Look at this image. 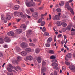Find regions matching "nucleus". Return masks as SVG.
<instances>
[{
	"label": "nucleus",
	"mask_w": 75,
	"mask_h": 75,
	"mask_svg": "<svg viewBox=\"0 0 75 75\" xmlns=\"http://www.w3.org/2000/svg\"><path fill=\"white\" fill-rule=\"evenodd\" d=\"M52 62H53V63L52 64V66H53V68L54 69H56L57 70L58 69V68L57 67L58 65L56 63V62H57V60L56 59L52 60Z\"/></svg>",
	"instance_id": "1"
},
{
	"label": "nucleus",
	"mask_w": 75,
	"mask_h": 75,
	"mask_svg": "<svg viewBox=\"0 0 75 75\" xmlns=\"http://www.w3.org/2000/svg\"><path fill=\"white\" fill-rule=\"evenodd\" d=\"M26 5L28 7H32L33 6H35V2L32 3L30 1L29 3H26Z\"/></svg>",
	"instance_id": "2"
},
{
	"label": "nucleus",
	"mask_w": 75,
	"mask_h": 75,
	"mask_svg": "<svg viewBox=\"0 0 75 75\" xmlns=\"http://www.w3.org/2000/svg\"><path fill=\"white\" fill-rule=\"evenodd\" d=\"M61 15V13H59L58 14V15H56L53 18V20H59L60 19V15Z\"/></svg>",
	"instance_id": "3"
},
{
	"label": "nucleus",
	"mask_w": 75,
	"mask_h": 75,
	"mask_svg": "<svg viewBox=\"0 0 75 75\" xmlns=\"http://www.w3.org/2000/svg\"><path fill=\"white\" fill-rule=\"evenodd\" d=\"M21 47L23 48H25L26 47H28V44L26 43L23 42L21 43Z\"/></svg>",
	"instance_id": "4"
},
{
	"label": "nucleus",
	"mask_w": 75,
	"mask_h": 75,
	"mask_svg": "<svg viewBox=\"0 0 75 75\" xmlns=\"http://www.w3.org/2000/svg\"><path fill=\"white\" fill-rule=\"evenodd\" d=\"M32 16L33 17L35 18L38 16V13L37 12H34L32 14Z\"/></svg>",
	"instance_id": "5"
},
{
	"label": "nucleus",
	"mask_w": 75,
	"mask_h": 75,
	"mask_svg": "<svg viewBox=\"0 0 75 75\" xmlns=\"http://www.w3.org/2000/svg\"><path fill=\"white\" fill-rule=\"evenodd\" d=\"M1 18L2 20H4V23H7V21H5L6 20V18H5V16L4 15H2L1 16Z\"/></svg>",
	"instance_id": "6"
},
{
	"label": "nucleus",
	"mask_w": 75,
	"mask_h": 75,
	"mask_svg": "<svg viewBox=\"0 0 75 75\" xmlns=\"http://www.w3.org/2000/svg\"><path fill=\"white\" fill-rule=\"evenodd\" d=\"M4 40L5 41L7 42H10V38L8 37H6L4 38Z\"/></svg>",
	"instance_id": "7"
},
{
	"label": "nucleus",
	"mask_w": 75,
	"mask_h": 75,
	"mask_svg": "<svg viewBox=\"0 0 75 75\" xmlns=\"http://www.w3.org/2000/svg\"><path fill=\"white\" fill-rule=\"evenodd\" d=\"M7 34L10 37L14 36V33L13 32H10L7 33Z\"/></svg>",
	"instance_id": "8"
},
{
	"label": "nucleus",
	"mask_w": 75,
	"mask_h": 75,
	"mask_svg": "<svg viewBox=\"0 0 75 75\" xmlns=\"http://www.w3.org/2000/svg\"><path fill=\"white\" fill-rule=\"evenodd\" d=\"M11 20V16L7 14L6 15V20Z\"/></svg>",
	"instance_id": "9"
},
{
	"label": "nucleus",
	"mask_w": 75,
	"mask_h": 75,
	"mask_svg": "<svg viewBox=\"0 0 75 75\" xmlns=\"http://www.w3.org/2000/svg\"><path fill=\"white\" fill-rule=\"evenodd\" d=\"M33 56L31 55L28 56L26 57L27 59L29 60V61H31V60H33Z\"/></svg>",
	"instance_id": "10"
},
{
	"label": "nucleus",
	"mask_w": 75,
	"mask_h": 75,
	"mask_svg": "<svg viewBox=\"0 0 75 75\" xmlns=\"http://www.w3.org/2000/svg\"><path fill=\"white\" fill-rule=\"evenodd\" d=\"M69 68L71 70H74V69H75V67L74 65L71 64L69 66Z\"/></svg>",
	"instance_id": "11"
},
{
	"label": "nucleus",
	"mask_w": 75,
	"mask_h": 75,
	"mask_svg": "<svg viewBox=\"0 0 75 75\" xmlns=\"http://www.w3.org/2000/svg\"><path fill=\"white\" fill-rule=\"evenodd\" d=\"M71 57H72V54L71 53H69L67 55V57L65 58V59L66 61H67L68 59H67V58H71Z\"/></svg>",
	"instance_id": "12"
},
{
	"label": "nucleus",
	"mask_w": 75,
	"mask_h": 75,
	"mask_svg": "<svg viewBox=\"0 0 75 75\" xmlns=\"http://www.w3.org/2000/svg\"><path fill=\"white\" fill-rule=\"evenodd\" d=\"M18 14L20 17H21L22 18H24L25 17V15L23 14V12H19L18 13Z\"/></svg>",
	"instance_id": "13"
},
{
	"label": "nucleus",
	"mask_w": 75,
	"mask_h": 75,
	"mask_svg": "<svg viewBox=\"0 0 75 75\" xmlns=\"http://www.w3.org/2000/svg\"><path fill=\"white\" fill-rule=\"evenodd\" d=\"M15 32L18 34H20L21 33H22V29H17L15 30Z\"/></svg>",
	"instance_id": "14"
},
{
	"label": "nucleus",
	"mask_w": 75,
	"mask_h": 75,
	"mask_svg": "<svg viewBox=\"0 0 75 75\" xmlns=\"http://www.w3.org/2000/svg\"><path fill=\"white\" fill-rule=\"evenodd\" d=\"M46 71V68L44 67H43L41 69V74H42L43 72H44Z\"/></svg>",
	"instance_id": "15"
},
{
	"label": "nucleus",
	"mask_w": 75,
	"mask_h": 75,
	"mask_svg": "<svg viewBox=\"0 0 75 75\" xmlns=\"http://www.w3.org/2000/svg\"><path fill=\"white\" fill-rule=\"evenodd\" d=\"M20 8V6L18 5H15L14 7V9L15 10H17L19 9Z\"/></svg>",
	"instance_id": "16"
},
{
	"label": "nucleus",
	"mask_w": 75,
	"mask_h": 75,
	"mask_svg": "<svg viewBox=\"0 0 75 75\" xmlns=\"http://www.w3.org/2000/svg\"><path fill=\"white\" fill-rule=\"evenodd\" d=\"M21 28H23L24 30H25L27 27L25 24H22L20 27Z\"/></svg>",
	"instance_id": "17"
},
{
	"label": "nucleus",
	"mask_w": 75,
	"mask_h": 75,
	"mask_svg": "<svg viewBox=\"0 0 75 75\" xmlns=\"http://www.w3.org/2000/svg\"><path fill=\"white\" fill-rule=\"evenodd\" d=\"M27 52H26L23 51L21 53V55L23 56V57H24L25 56L27 55Z\"/></svg>",
	"instance_id": "18"
},
{
	"label": "nucleus",
	"mask_w": 75,
	"mask_h": 75,
	"mask_svg": "<svg viewBox=\"0 0 75 75\" xmlns=\"http://www.w3.org/2000/svg\"><path fill=\"white\" fill-rule=\"evenodd\" d=\"M25 51L26 52H31V49L30 48H27L25 49Z\"/></svg>",
	"instance_id": "19"
},
{
	"label": "nucleus",
	"mask_w": 75,
	"mask_h": 75,
	"mask_svg": "<svg viewBox=\"0 0 75 75\" xmlns=\"http://www.w3.org/2000/svg\"><path fill=\"white\" fill-rule=\"evenodd\" d=\"M52 38H49L48 39V40H47V42L48 43H50V42H51L52 41Z\"/></svg>",
	"instance_id": "20"
},
{
	"label": "nucleus",
	"mask_w": 75,
	"mask_h": 75,
	"mask_svg": "<svg viewBox=\"0 0 75 75\" xmlns=\"http://www.w3.org/2000/svg\"><path fill=\"white\" fill-rule=\"evenodd\" d=\"M61 25H62V26L63 27H67V24L63 22L61 23Z\"/></svg>",
	"instance_id": "21"
},
{
	"label": "nucleus",
	"mask_w": 75,
	"mask_h": 75,
	"mask_svg": "<svg viewBox=\"0 0 75 75\" xmlns=\"http://www.w3.org/2000/svg\"><path fill=\"white\" fill-rule=\"evenodd\" d=\"M33 33V31L31 30H29L28 31V35H30L32 34Z\"/></svg>",
	"instance_id": "22"
},
{
	"label": "nucleus",
	"mask_w": 75,
	"mask_h": 75,
	"mask_svg": "<svg viewBox=\"0 0 75 75\" xmlns=\"http://www.w3.org/2000/svg\"><path fill=\"white\" fill-rule=\"evenodd\" d=\"M40 51V49L38 48H37L35 50V52L36 54H38Z\"/></svg>",
	"instance_id": "23"
},
{
	"label": "nucleus",
	"mask_w": 75,
	"mask_h": 75,
	"mask_svg": "<svg viewBox=\"0 0 75 75\" xmlns=\"http://www.w3.org/2000/svg\"><path fill=\"white\" fill-rule=\"evenodd\" d=\"M38 63H41V58L40 57L38 58Z\"/></svg>",
	"instance_id": "24"
},
{
	"label": "nucleus",
	"mask_w": 75,
	"mask_h": 75,
	"mask_svg": "<svg viewBox=\"0 0 75 75\" xmlns=\"http://www.w3.org/2000/svg\"><path fill=\"white\" fill-rule=\"evenodd\" d=\"M47 13H46L45 14H42L41 15V17H42V18H43V19H44V18L42 17L43 16H44L45 17L47 16Z\"/></svg>",
	"instance_id": "25"
},
{
	"label": "nucleus",
	"mask_w": 75,
	"mask_h": 75,
	"mask_svg": "<svg viewBox=\"0 0 75 75\" xmlns=\"http://www.w3.org/2000/svg\"><path fill=\"white\" fill-rule=\"evenodd\" d=\"M59 5L61 6H63L64 5V2L63 1H61V3L59 4Z\"/></svg>",
	"instance_id": "26"
},
{
	"label": "nucleus",
	"mask_w": 75,
	"mask_h": 75,
	"mask_svg": "<svg viewBox=\"0 0 75 75\" xmlns=\"http://www.w3.org/2000/svg\"><path fill=\"white\" fill-rule=\"evenodd\" d=\"M0 43L1 44L4 43V40H3V39L1 38H0Z\"/></svg>",
	"instance_id": "27"
},
{
	"label": "nucleus",
	"mask_w": 75,
	"mask_h": 75,
	"mask_svg": "<svg viewBox=\"0 0 75 75\" xmlns=\"http://www.w3.org/2000/svg\"><path fill=\"white\" fill-rule=\"evenodd\" d=\"M57 24L58 26H60L61 25V22L60 21H57Z\"/></svg>",
	"instance_id": "28"
},
{
	"label": "nucleus",
	"mask_w": 75,
	"mask_h": 75,
	"mask_svg": "<svg viewBox=\"0 0 75 75\" xmlns=\"http://www.w3.org/2000/svg\"><path fill=\"white\" fill-rule=\"evenodd\" d=\"M69 4L68 3V2H67L66 3V6L65 7V8H67V7L69 6Z\"/></svg>",
	"instance_id": "29"
},
{
	"label": "nucleus",
	"mask_w": 75,
	"mask_h": 75,
	"mask_svg": "<svg viewBox=\"0 0 75 75\" xmlns=\"http://www.w3.org/2000/svg\"><path fill=\"white\" fill-rule=\"evenodd\" d=\"M41 21H42V18H40L38 20V23H41Z\"/></svg>",
	"instance_id": "30"
},
{
	"label": "nucleus",
	"mask_w": 75,
	"mask_h": 75,
	"mask_svg": "<svg viewBox=\"0 0 75 75\" xmlns=\"http://www.w3.org/2000/svg\"><path fill=\"white\" fill-rule=\"evenodd\" d=\"M7 70L8 71H9V72H11L13 71V70L9 68H7Z\"/></svg>",
	"instance_id": "31"
},
{
	"label": "nucleus",
	"mask_w": 75,
	"mask_h": 75,
	"mask_svg": "<svg viewBox=\"0 0 75 75\" xmlns=\"http://www.w3.org/2000/svg\"><path fill=\"white\" fill-rule=\"evenodd\" d=\"M65 63L66 65L69 66L70 65V63L68 62H65Z\"/></svg>",
	"instance_id": "32"
},
{
	"label": "nucleus",
	"mask_w": 75,
	"mask_h": 75,
	"mask_svg": "<svg viewBox=\"0 0 75 75\" xmlns=\"http://www.w3.org/2000/svg\"><path fill=\"white\" fill-rule=\"evenodd\" d=\"M67 10H70V11L71 10V9H72V8H71V7L69 6H67Z\"/></svg>",
	"instance_id": "33"
},
{
	"label": "nucleus",
	"mask_w": 75,
	"mask_h": 75,
	"mask_svg": "<svg viewBox=\"0 0 75 75\" xmlns=\"http://www.w3.org/2000/svg\"><path fill=\"white\" fill-rule=\"evenodd\" d=\"M45 25V22L42 21L41 22V25L42 26H44Z\"/></svg>",
	"instance_id": "34"
},
{
	"label": "nucleus",
	"mask_w": 75,
	"mask_h": 75,
	"mask_svg": "<svg viewBox=\"0 0 75 75\" xmlns=\"http://www.w3.org/2000/svg\"><path fill=\"white\" fill-rule=\"evenodd\" d=\"M49 52L50 54H54V52L53 50H51L49 51Z\"/></svg>",
	"instance_id": "35"
},
{
	"label": "nucleus",
	"mask_w": 75,
	"mask_h": 75,
	"mask_svg": "<svg viewBox=\"0 0 75 75\" xmlns=\"http://www.w3.org/2000/svg\"><path fill=\"white\" fill-rule=\"evenodd\" d=\"M44 34L45 36H48V35H49V33L47 32L45 33Z\"/></svg>",
	"instance_id": "36"
},
{
	"label": "nucleus",
	"mask_w": 75,
	"mask_h": 75,
	"mask_svg": "<svg viewBox=\"0 0 75 75\" xmlns=\"http://www.w3.org/2000/svg\"><path fill=\"white\" fill-rule=\"evenodd\" d=\"M57 12H61V9L59 8H58L56 10Z\"/></svg>",
	"instance_id": "37"
},
{
	"label": "nucleus",
	"mask_w": 75,
	"mask_h": 75,
	"mask_svg": "<svg viewBox=\"0 0 75 75\" xmlns=\"http://www.w3.org/2000/svg\"><path fill=\"white\" fill-rule=\"evenodd\" d=\"M29 45L31 47H34L35 45L33 43H29Z\"/></svg>",
	"instance_id": "38"
},
{
	"label": "nucleus",
	"mask_w": 75,
	"mask_h": 75,
	"mask_svg": "<svg viewBox=\"0 0 75 75\" xmlns=\"http://www.w3.org/2000/svg\"><path fill=\"white\" fill-rule=\"evenodd\" d=\"M42 66H44V65H46V62H45V61H43L42 62Z\"/></svg>",
	"instance_id": "39"
},
{
	"label": "nucleus",
	"mask_w": 75,
	"mask_h": 75,
	"mask_svg": "<svg viewBox=\"0 0 75 75\" xmlns=\"http://www.w3.org/2000/svg\"><path fill=\"white\" fill-rule=\"evenodd\" d=\"M30 10L31 12H34V8H30Z\"/></svg>",
	"instance_id": "40"
},
{
	"label": "nucleus",
	"mask_w": 75,
	"mask_h": 75,
	"mask_svg": "<svg viewBox=\"0 0 75 75\" xmlns=\"http://www.w3.org/2000/svg\"><path fill=\"white\" fill-rule=\"evenodd\" d=\"M42 31H43V32H45V31H46V29L45 27H43V28L42 29Z\"/></svg>",
	"instance_id": "41"
},
{
	"label": "nucleus",
	"mask_w": 75,
	"mask_h": 75,
	"mask_svg": "<svg viewBox=\"0 0 75 75\" xmlns=\"http://www.w3.org/2000/svg\"><path fill=\"white\" fill-rule=\"evenodd\" d=\"M56 58V57H55V56H54V55H53V56H52L51 57H50V59H55V58Z\"/></svg>",
	"instance_id": "42"
},
{
	"label": "nucleus",
	"mask_w": 75,
	"mask_h": 75,
	"mask_svg": "<svg viewBox=\"0 0 75 75\" xmlns=\"http://www.w3.org/2000/svg\"><path fill=\"white\" fill-rule=\"evenodd\" d=\"M46 47H50V45L48 43H46L45 44Z\"/></svg>",
	"instance_id": "43"
},
{
	"label": "nucleus",
	"mask_w": 75,
	"mask_h": 75,
	"mask_svg": "<svg viewBox=\"0 0 75 75\" xmlns=\"http://www.w3.org/2000/svg\"><path fill=\"white\" fill-rule=\"evenodd\" d=\"M21 59V57L20 56H18L17 57V60L18 61H19Z\"/></svg>",
	"instance_id": "44"
},
{
	"label": "nucleus",
	"mask_w": 75,
	"mask_h": 75,
	"mask_svg": "<svg viewBox=\"0 0 75 75\" xmlns=\"http://www.w3.org/2000/svg\"><path fill=\"white\" fill-rule=\"evenodd\" d=\"M70 12L71 13V14H73V15H74V11H73V9H71V10L70 11Z\"/></svg>",
	"instance_id": "45"
},
{
	"label": "nucleus",
	"mask_w": 75,
	"mask_h": 75,
	"mask_svg": "<svg viewBox=\"0 0 75 75\" xmlns=\"http://www.w3.org/2000/svg\"><path fill=\"white\" fill-rule=\"evenodd\" d=\"M62 34H60L59 35H58V36H57V37L58 38H61V37H62Z\"/></svg>",
	"instance_id": "46"
},
{
	"label": "nucleus",
	"mask_w": 75,
	"mask_h": 75,
	"mask_svg": "<svg viewBox=\"0 0 75 75\" xmlns=\"http://www.w3.org/2000/svg\"><path fill=\"white\" fill-rule=\"evenodd\" d=\"M67 30H70L71 29V28L69 26H68L67 27Z\"/></svg>",
	"instance_id": "47"
},
{
	"label": "nucleus",
	"mask_w": 75,
	"mask_h": 75,
	"mask_svg": "<svg viewBox=\"0 0 75 75\" xmlns=\"http://www.w3.org/2000/svg\"><path fill=\"white\" fill-rule=\"evenodd\" d=\"M8 65L9 66V68H12V67H13V66H12V65L10 64H8Z\"/></svg>",
	"instance_id": "48"
},
{
	"label": "nucleus",
	"mask_w": 75,
	"mask_h": 75,
	"mask_svg": "<svg viewBox=\"0 0 75 75\" xmlns=\"http://www.w3.org/2000/svg\"><path fill=\"white\" fill-rule=\"evenodd\" d=\"M13 68L14 69L16 70L17 71H18V70H17V68H16V67L15 66H14Z\"/></svg>",
	"instance_id": "49"
},
{
	"label": "nucleus",
	"mask_w": 75,
	"mask_h": 75,
	"mask_svg": "<svg viewBox=\"0 0 75 75\" xmlns=\"http://www.w3.org/2000/svg\"><path fill=\"white\" fill-rule=\"evenodd\" d=\"M54 75H58L57 74V72L56 71H54Z\"/></svg>",
	"instance_id": "50"
},
{
	"label": "nucleus",
	"mask_w": 75,
	"mask_h": 75,
	"mask_svg": "<svg viewBox=\"0 0 75 75\" xmlns=\"http://www.w3.org/2000/svg\"><path fill=\"white\" fill-rule=\"evenodd\" d=\"M3 57V55L2 53L0 52V57Z\"/></svg>",
	"instance_id": "51"
},
{
	"label": "nucleus",
	"mask_w": 75,
	"mask_h": 75,
	"mask_svg": "<svg viewBox=\"0 0 75 75\" xmlns=\"http://www.w3.org/2000/svg\"><path fill=\"white\" fill-rule=\"evenodd\" d=\"M16 68H17V69H21V68H20V67H19V66H16Z\"/></svg>",
	"instance_id": "52"
},
{
	"label": "nucleus",
	"mask_w": 75,
	"mask_h": 75,
	"mask_svg": "<svg viewBox=\"0 0 75 75\" xmlns=\"http://www.w3.org/2000/svg\"><path fill=\"white\" fill-rule=\"evenodd\" d=\"M4 48H7L8 46L7 45H6L4 46Z\"/></svg>",
	"instance_id": "53"
},
{
	"label": "nucleus",
	"mask_w": 75,
	"mask_h": 75,
	"mask_svg": "<svg viewBox=\"0 0 75 75\" xmlns=\"http://www.w3.org/2000/svg\"><path fill=\"white\" fill-rule=\"evenodd\" d=\"M7 74L8 75H13V73H11L10 74L8 73Z\"/></svg>",
	"instance_id": "54"
},
{
	"label": "nucleus",
	"mask_w": 75,
	"mask_h": 75,
	"mask_svg": "<svg viewBox=\"0 0 75 75\" xmlns=\"http://www.w3.org/2000/svg\"><path fill=\"white\" fill-rule=\"evenodd\" d=\"M67 36L65 35H64V40H65L66 38H67Z\"/></svg>",
	"instance_id": "55"
},
{
	"label": "nucleus",
	"mask_w": 75,
	"mask_h": 75,
	"mask_svg": "<svg viewBox=\"0 0 75 75\" xmlns=\"http://www.w3.org/2000/svg\"><path fill=\"white\" fill-rule=\"evenodd\" d=\"M16 1L18 4H20V1H19V0H16Z\"/></svg>",
	"instance_id": "56"
},
{
	"label": "nucleus",
	"mask_w": 75,
	"mask_h": 75,
	"mask_svg": "<svg viewBox=\"0 0 75 75\" xmlns=\"http://www.w3.org/2000/svg\"><path fill=\"white\" fill-rule=\"evenodd\" d=\"M26 12H27V13H30V11L28 10V9H26Z\"/></svg>",
	"instance_id": "57"
},
{
	"label": "nucleus",
	"mask_w": 75,
	"mask_h": 75,
	"mask_svg": "<svg viewBox=\"0 0 75 75\" xmlns=\"http://www.w3.org/2000/svg\"><path fill=\"white\" fill-rule=\"evenodd\" d=\"M49 17H50L49 20H51V16L50 14H49Z\"/></svg>",
	"instance_id": "58"
},
{
	"label": "nucleus",
	"mask_w": 75,
	"mask_h": 75,
	"mask_svg": "<svg viewBox=\"0 0 75 75\" xmlns=\"http://www.w3.org/2000/svg\"><path fill=\"white\" fill-rule=\"evenodd\" d=\"M72 1H73V0H70L69 1V3H72Z\"/></svg>",
	"instance_id": "59"
},
{
	"label": "nucleus",
	"mask_w": 75,
	"mask_h": 75,
	"mask_svg": "<svg viewBox=\"0 0 75 75\" xmlns=\"http://www.w3.org/2000/svg\"><path fill=\"white\" fill-rule=\"evenodd\" d=\"M20 20H21V19H18L17 20V22H19L20 21Z\"/></svg>",
	"instance_id": "60"
},
{
	"label": "nucleus",
	"mask_w": 75,
	"mask_h": 75,
	"mask_svg": "<svg viewBox=\"0 0 75 75\" xmlns=\"http://www.w3.org/2000/svg\"><path fill=\"white\" fill-rule=\"evenodd\" d=\"M27 17L28 18H31V16H29L28 15H27Z\"/></svg>",
	"instance_id": "61"
},
{
	"label": "nucleus",
	"mask_w": 75,
	"mask_h": 75,
	"mask_svg": "<svg viewBox=\"0 0 75 75\" xmlns=\"http://www.w3.org/2000/svg\"><path fill=\"white\" fill-rule=\"evenodd\" d=\"M33 41L35 42H36V41H37V39H33Z\"/></svg>",
	"instance_id": "62"
},
{
	"label": "nucleus",
	"mask_w": 75,
	"mask_h": 75,
	"mask_svg": "<svg viewBox=\"0 0 75 75\" xmlns=\"http://www.w3.org/2000/svg\"><path fill=\"white\" fill-rule=\"evenodd\" d=\"M64 47H65V48H67L68 47L67 45H64Z\"/></svg>",
	"instance_id": "63"
},
{
	"label": "nucleus",
	"mask_w": 75,
	"mask_h": 75,
	"mask_svg": "<svg viewBox=\"0 0 75 75\" xmlns=\"http://www.w3.org/2000/svg\"><path fill=\"white\" fill-rule=\"evenodd\" d=\"M22 67H24L25 66V64H22Z\"/></svg>",
	"instance_id": "64"
}]
</instances>
